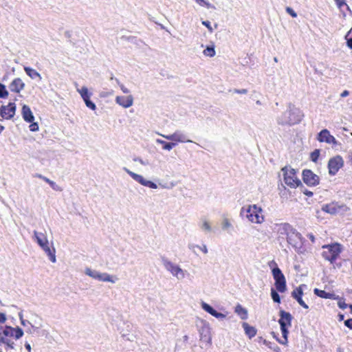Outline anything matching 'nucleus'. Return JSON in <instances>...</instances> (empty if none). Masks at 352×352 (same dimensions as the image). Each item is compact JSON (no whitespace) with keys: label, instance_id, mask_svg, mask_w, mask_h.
Segmentation results:
<instances>
[{"label":"nucleus","instance_id":"35","mask_svg":"<svg viewBox=\"0 0 352 352\" xmlns=\"http://www.w3.org/2000/svg\"><path fill=\"white\" fill-rule=\"evenodd\" d=\"M204 54L209 57H213L215 55V50L213 46H208L204 50Z\"/></svg>","mask_w":352,"mask_h":352},{"label":"nucleus","instance_id":"48","mask_svg":"<svg viewBox=\"0 0 352 352\" xmlns=\"http://www.w3.org/2000/svg\"><path fill=\"white\" fill-rule=\"evenodd\" d=\"M337 6L339 8H341L343 6H346L347 9H349V7L346 4L345 0H334Z\"/></svg>","mask_w":352,"mask_h":352},{"label":"nucleus","instance_id":"10","mask_svg":"<svg viewBox=\"0 0 352 352\" xmlns=\"http://www.w3.org/2000/svg\"><path fill=\"white\" fill-rule=\"evenodd\" d=\"M0 329L2 331L3 334L6 336H8L9 338L15 339L16 340L21 338L24 333L22 329L20 327H12L10 326H5L4 327H1Z\"/></svg>","mask_w":352,"mask_h":352},{"label":"nucleus","instance_id":"7","mask_svg":"<svg viewBox=\"0 0 352 352\" xmlns=\"http://www.w3.org/2000/svg\"><path fill=\"white\" fill-rule=\"evenodd\" d=\"M162 262L165 269L170 272L173 276L177 277V279H183L185 277L184 271L179 265L172 263L165 257L162 258Z\"/></svg>","mask_w":352,"mask_h":352},{"label":"nucleus","instance_id":"50","mask_svg":"<svg viewBox=\"0 0 352 352\" xmlns=\"http://www.w3.org/2000/svg\"><path fill=\"white\" fill-rule=\"evenodd\" d=\"M233 92L235 94H246L248 93V89H234L233 90Z\"/></svg>","mask_w":352,"mask_h":352},{"label":"nucleus","instance_id":"47","mask_svg":"<svg viewBox=\"0 0 352 352\" xmlns=\"http://www.w3.org/2000/svg\"><path fill=\"white\" fill-rule=\"evenodd\" d=\"M287 14L295 18L297 16L296 12L290 7H287L285 9Z\"/></svg>","mask_w":352,"mask_h":352},{"label":"nucleus","instance_id":"45","mask_svg":"<svg viewBox=\"0 0 352 352\" xmlns=\"http://www.w3.org/2000/svg\"><path fill=\"white\" fill-rule=\"evenodd\" d=\"M30 125L29 126L30 130L32 132L38 131L39 129L38 124L37 122H30Z\"/></svg>","mask_w":352,"mask_h":352},{"label":"nucleus","instance_id":"9","mask_svg":"<svg viewBox=\"0 0 352 352\" xmlns=\"http://www.w3.org/2000/svg\"><path fill=\"white\" fill-rule=\"evenodd\" d=\"M123 170L129 175H130L135 182H138L141 185H142L144 186L148 187L150 188H153V189L157 188V185L155 183L153 182L152 181L146 179L141 175L133 173L126 167H124Z\"/></svg>","mask_w":352,"mask_h":352},{"label":"nucleus","instance_id":"62","mask_svg":"<svg viewBox=\"0 0 352 352\" xmlns=\"http://www.w3.org/2000/svg\"><path fill=\"white\" fill-rule=\"evenodd\" d=\"M112 93H113V91H111V92H110L109 94H108V93H105V92H101V93H100V96L101 97H106V96H107L108 95H111V94H112Z\"/></svg>","mask_w":352,"mask_h":352},{"label":"nucleus","instance_id":"36","mask_svg":"<svg viewBox=\"0 0 352 352\" xmlns=\"http://www.w3.org/2000/svg\"><path fill=\"white\" fill-rule=\"evenodd\" d=\"M271 297L274 302L280 303V297L278 292L273 288L271 289Z\"/></svg>","mask_w":352,"mask_h":352},{"label":"nucleus","instance_id":"52","mask_svg":"<svg viewBox=\"0 0 352 352\" xmlns=\"http://www.w3.org/2000/svg\"><path fill=\"white\" fill-rule=\"evenodd\" d=\"M30 328H29L28 329L26 330V332L28 333H34V331L38 329V327H34V325H32V324H30Z\"/></svg>","mask_w":352,"mask_h":352},{"label":"nucleus","instance_id":"22","mask_svg":"<svg viewBox=\"0 0 352 352\" xmlns=\"http://www.w3.org/2000/svg\"><path fill=\"white\" fill-rule=\"evenodd\" d=\"M314 293L315 295H316L318 297H320L324 299H340V296L338 295H336L333 293H329L324 290L319 289L318 288H315L314 289Z\"/></svg>","mask_w":352,"mask_h":352},{"label":"nucleus","instance_id":"63","mask_svg":"<svg viewBox=\"0 0 352 352\" xmlns=\"http://www.w3.org/2000/svg\"><path fill=\"white\" fill-rule=\"evenodd\" d=\"M344 318V314H338V320H339V321L343 320Z\"/></svg>","mask_w":352,"mask_h":352},{"label":"nucleus","instance_id":"17","mask_svg":"<svg viewBox=\"0 0 352 352\" xmlns=\"http://www.w3.org/2000/svg\"><path fill=\"white\" fill-rule=\"evenodd\" d=\"M276 226L277 233L280 237L286 236L287 238L294 229L290 224L287 223H280Z\"/></svg>","mask_w":352,"mask_h":352},{"label":"nucleus","instance_id":"3","mask_svg":"<svg viewBox=\"0 0 352 352\" xmlns=\"http://www.w3.org/2000/svg\"><path fill=\"white\" fill-rule=\"evenodd\" d=\"M279 316L280 318L278 320V323L280 324L283 339L278 340V341L281 344H286L287 343V338L289 334L288 327L292 326L293 317L290 313L284 310H280L279 311Z\"/></svg>","mask_w":352,"mask_h":352},{"label":"nucleus","instance_id":"40","mask_svg":"<svg viewBox=\"0 0 352 352\" xmlns=\"http://www.w3.org/2000/svg\"><path fill=\"white\" fill-rule=\"evenodd\" d=\"M320 149H315L311 153L310 158L312 162H316L320 156Z\"/></svg>","mask_w":352,"mask_h":352},{"label":"nucleus","instance_id":"33","mask_svg":"<svg viewBox=\"0 0 352 352\" xmlns=\"http://www.w3.org/2000/svg\"><path fill=\"white\" fill-rule=\"evenodd\" d=\"M188 247L190 250H192L195 253V252L194 250L195 248L199 249L204 254H207L208 252V248H207L206 245H205V244H203L201 246H200L199 245L190 243V244H188Z\"/></svg>","mask_w":352,"mask_h":352},{"label":"nucleus","instance_id":"30","mask_svg":"<svg viewBox=\"0 0 352 352\" xmlns=\"http://www.w3.org/2000/svg\"><path fill=\"white\" fill-rule=\"evenodd\" d=\"M235 312L241 317L242 320L248 318V311L241 305H237L235 307Z\"/></svg>","mask_w":352,"mask_h":352},{"label":"nucleus","instance_id":"24","mask_svg":"<svg viewBox=\"0 0 352 352\" xmlns=\"http://www.w3.org/2000/svg\"><path fill=\"white\" fill-rule=\"evenodd\" d=\"M34 236L36 243L39 246H43V244L48 243V240L45 234L39 232L36 230L34 231Z\"/></svg>","mask_w":352,"mask_h":352},{"label":"nucleus","instance_id":"25","mask_svg":"<svg viewBox=\"0 0 352 352\" xmlns=\"http://www.w3.org/2000/svg\"><path fill=\"white\" fill-rule=\"evenodd\" d=\"M340 208L337 206L336 204L334 203H331L329 204L323 205L322 207V210L331 214H336L338 212Z\"/></svg>","mask_w":352,"mask_h":352},{"label":"nucleus","instance_id":"39","mask_svg":"<svg viewBox=\"0 0 352 352\" xmlns=\"http://www.w3.org/2000/svg\"><path fill=\"white\" fill-rule=\"evenodd\" d=\"M8 96V91L6 86L0 82V98H6Z\"/></svg>","mask_w":352,"mask_h":352},{"label":"nucleus","instance_id":"56","mask_svg":"<svg viewBox=\"0 0 352 352\" xmlns=\"http://www.w3.org/2000/svg\"><path fill=\"white\" fill-rule=\"evenodd\" d=\"M346 44L350 49H352V38L346 39Z\"/></svg>","mask_w":352,"mask_h":352},{"label":"nucleus","instance_id":"38","mask_svg":"<svg viewBox=\"0 0 352 352\" xmlns=\"http://www.w3.org/2000/svg\"><path fill=\"white\" fill-rule=\"evenodd\" d=\"M303 294V292L302 289V285L296 287L291 294L292 298H295L296 296H302Z\"/></svg>","mask_w":352,"mask_h":352},{"label":"nucleus","instance_id":"34","mask_svg":"<svg viewBox=\"0 0 352 352\" xmlns=\"http://www.w3.org/2000/svg\"><path fill=\"white\" fill-rule=\"evenodd\" d=\"M77 91L80 94L82 99L91 96V94L89 92L88 89L86 87H82L81 89H77Z\"/></svg>","mask_w":352,"mask_h":352},{"label":"nucleus","instance_id":"26","mask_svg":"<svg viewBox=\"0 0 352 352\" xmlns=\"http://www.w3.org/2000/svg\"><path fill=\"white\" fill-rule=\"evenodd\" d=\"M199 228L206 234L212 232V226L208 220L206 218H201L199 223Z\"/></svg>","mask_w":352,"mask_h":352},{"label":"nucleus","instance_id":"43","mask_svg":"<svg viewBox=\"0 0 352 352\" xmlns=\"http://www.w3.org/2000/svg\"><path fill=\"white\" fill-rule=\"evenodd\" d=\"M300 306H302L305 309H308V305L304 302V300L302 298V296H296V298H294Z\"/></svg>","mask_w":352,"mask_h":352},{"label":"nucleus","instance_id":"31","mask_svg":"<svg viewBox=\"0 0 352 352\" xmlns=\"http://www.w3.org/2000/svg\"><path fill=\"white\" fill-rule=\"evenodd\" d=\"M156 142L157 144H162L163 146V149L167 150V151H170L177 144L175 142H167L161 139H157Z\"/></svg>","mask_w":352,"mask_h":352},{"label":"nucleus","instance_id":"57","mask_svg":"<svg viewBox=\"0 0 352 352\" xmlns=\"http://www.w3.org/2000/svg\"><path fill=\"white\" fill-rule=\"evenodd\" d=\"M349 95V91H347V90H344V91H342L340 94V96L342 98H344V97H346Z\"/></svg>","mask_w":352,"mask_h":352},{"label":"nucleus","instance_id":"64","mask_svg":"<svg viewBox=\"0 0 352 352\" xmlns=\"http://www.w3.org/2000/svg\"><path fill=\"white\" fill-rule=\"evenodd\" d=\"M19 319H20V321H21L22 320H23V311H21L19 313Z\"/></svg>","mask_w":352,"mask_h":352},{"label":"nucleus","instance_id":"2","mask_svg":"<svg viewBox=\"0 0 352 352\" xmlns=\"http://www.w3.org/2000/svg\"><path fill=\"white\" fill-rule=\"evenodd\" d=\"M263 209L257 205H249L247 207H243L241 210V215L245 217L252 223H262L264 220V216L262 214Z\"/></svg>","mask_w":352,"mask_h":352},{"label":"nucleus","instance_id":"23","mask_svg":"<svg viewBox=\"0 0 352 352\" xmlns=\"http://www.w3.org/2000/svg\"><path fill=\"white\" fill-rule=\"evenodd\" d=\"M40 247L49 256L50 260L52 263H56V255H55V252H56L55 248L54 247H52V249H51L49 246V243H45V244H43V246H40Z\"/></svg>","mask_w":352,"mask_h":352},{"label":"nucleus","instance_id":"27","mask_svg":"<svg viewBox=\"0 0 352 352\" xmlns=\"http://www.w3.org/2000/svg\"><path fill=\"white\" fill-rule=\"evenodd\" d=\"M242 327L245 331V334L250 338H252L254 337L256 334V329L250 325H249L246 322H243Z\"/></svg>","mask_w":352,"mask_h":352},{"label":"nucleus","instance_id":"46","mask_svg":"<svg viewBox=\"0 0 352 352\" xmlns=\"http://www.w3.org/2000/svg\"><path fill=\"white\" fill-rule=\"evenodd\" d=\"M202 25L206 27L208 30V31L212 33L213 32V28H212L210 25V22L209 21H202L201 22Z\"/></svg>","mask_w":352,"mask_h":352},{"label":"nucleus","instance_id":"32","mask_svg":"<svg viewBox=\"0 0 352 352\" xmlns=\"http://www.w3.org/2000/svg\"><path fill=\"white\" fill-rule=\"evenodd\" d=\"M85 274L90 277H91L94 279L99 280L100 272L95 270H91V268L87 267L85 270Z\"/></svg>","mask_w":352,"mask_h":352},{"label":"nucleus","instance_id":"41","mask_svg":"<svg viewBox=\"0 0 352 352\" xmlns=\"http://www.w3.org/2000/svg\"><path fill=\"white\" fill-rule=\"evenodd\" d=\"M231 227H232V224L230 222V221L227 218H225L223 220L222 223H221L222 229L226 230H228V228H230Z\"/></svg>","mask_w":352,"mask_h":352},{"label":"nucleus","instance_id":"20","mask_svg":"<svg viewBox=\"0 0 352 352\" xmlns=\"http://www.w3.org/2000/svg\"><path fill=\"white\" fill-rule=\"evenodd\" d=\"M116 102L124 108H129L133 104V98L131 95L128 96H117Z\"/></svg>","mask_w":352,"mask_h":352},{"label":"nucleus","instance_id":"28","mask_svg":"<svg viewBox=\"0 0 352 352\" xmlns=\"http://www.w3.org/2000/svg\"><path fill=\"white\" fill-rule=\"evenodd\" d=\"M118 278L116 276H111L107 273H100L99 280L102 282H110L115 283Z\"/></svg>","mask_w":352,"mask_h":352},{"label":"nucleus","instance_id":"29","mask_svg":"<svg viewBox=\"0 0 352 352\" xmlns=\"http://www.w3.org/2000/svg\"><path fill=\"white\" fill-rule=\"evenodd\" d=\"M24 70L28 76H29L31 78L35 79L36 78H39V80H41V74L36 72L35 69L30 68L29 67H25Z\"/></svg>","mask_w":352,"mask_h":352},{"label":"nucleus","instance_id":"59","mask_svg":"<svg viewBox=\"0 0 352 352\" xmlns=\"http://www.w3.org/2000/svg\"><path fill=\"white\" fill-rule=\"evenodd\" d=\"M303 193L305 195L308 196V197H311L313 195V192L311 191L308 190H305L303 191Z\"/></svg>","mask_w":352,"mask_h":352},{"label":"nucleus","instance_id":"19","mask_svg":"<svg viewBox=\"0 0 352 352\" xmlns=\"http://www.w3.org/2000/svg\"><path fill=\"white\" fill-rule=\"evenodd\" d=\"M25 87V83L20 78H14L9 85V89L12 92L20 93Z\"/></svg>","mask_w":352,"mask_h":352},{"label":"nucleus","instance_id":"6","mask_svg":"<svg viewBox=\"0 0 352 352\" xmlns=\"http://www.w3.org/2000/svg\"><path fill=\"white\" fill-rule=\"evenodd\" d=\"M302 240L303 238L301 234L297 232L296 229H294L287 237V243L291 245L298 254L303 252Z\"/></svg>","mask_w":352,"mask_h":352},{"label":"nucleus","instance_id":"58","mask_svg":"<svg viewBox=\"0 0 352 352\" xmlns=\"http://www.w3.org/2000/svg\"><path fill=\"white\" fill-rule=\"evenodd\" d=\"M21 324L24 327H25L28 324H31L30 321L24 319L21 321Z\"/></svg>","mask_w":352,"mask_h":352},{"label":"nucleus","instance_id":"13","mask_svg":"<svg viewBox=\"0 0 352 352\" xmlns=\"http://www.w3.org/2000/svg\"><path fill=\"white\" fill-rule=\"evenodd\" d=\"M317 140L320 142H325L333 146L338 144L336 139L331 135L330 132L327 129H322L317 135Z\"/></svg>","mask_w":352,"mask_h":352},{"label":"nucleus","instance_id":"54","mask_svg":"<svg viewBox=\"0 0 352 352\" xmlns=\"http://www.w3.org/2000/svg\"><path fill=\"white\" fill-rule=\"evenodd\" d=\"M6 320V316L4 313H0V323L3 324Z\"/></svg>","mask_w":352,"mask_h":352},{"label":"nucleus","instance_id":"15","mask_svg":"<svg viewBox=\"0 0 352 352\" xmlns=\"http://www.w3.org/2000/svg\"><path fill=\"white\" fill-rule=\"evenodd\" d=\"M16 111L14 102H9L8 105H3L0 108V115L2 118L9 120L14 117Z\"/></svg>","mask_w":352,"mask_h":352},{"label":"nucleus","instance_id":"60","mask_svg":"<svg viewBox=\"0 0 352 352\" xmlns=\"http://www.w3.org/2000/svg\"><path fill=\"white\" fill-rule=\"evenodd\" d=\"M134 161L140 162L142 165H146V164L142 160V159L140 157H137L134 159Z\"/></svg>","mask_w":352,"mask_h":352},{"label":"nucleus","instance_id":"12","mask_svg":"<svg viewBox=\"0 0 352 352\" xmlns=\"http://www.w3.org/2000/svg\"><path fill=\"white\" fill-rule=\"evenodd\" d=\"M158 135L173 142H192V140L187 139L186 135L182 131L179 130L175 131L173 134L170 135H163L160 133H158Z\"/></svg>","mask_w":352,"mask_h":352},{"label":"nucleus","instance_id":"51","mask_svg":"<svg viewBox=\"0 0 352 352\" xmlns=\"http://www.w3.org/2000/svg\"><path fill=\"white\" fill-rule=\"evenodd\" d=\"M344 325L349 329H352V318L347 319L344 321Z\"/></svg>","mask_w":352,"mask_h":352},{"label":"nucleus","instance_id":"21","mask_svg":"<svg viewBox=\"0 0 352 352\" xmlns=\"http://www.w3.org/2000/svg\"><path fill=\"white\" fill-rule=\"evenodd\" d=\"M21 114L23 120L26 122H32L34 120V116L32 110L30 109V107L26 104L23 105Z\"/></svg>","mask_w":352,"mask_h":352},{"label":"nucleus","instance_id":"11","mask_svg":"<svg viewBox=\"0 0 352 352\" xmlns=\"http://www.w3.org/2000/svg\"><path fill=\"white\" fill-rule=\"evenodd\" d=\"M343 164L344 161L341 156L337 155L331 158L328 162L329 173L331 175H335Z\"/></svg>","mask_w":352,"mask_h":352},{"label":"nucleus","instance_id":"61","mask_svg":"<svg viewBox=\"0 0 352 352\" xmlns=\"http://www.w3.org/2000/svg\"><path fill=\"white\" fill-rule=\"evenodd\" d=\"M201 6H204L206 0H195Z\"/></svg>","mask_w":352,"mask_h":352},{"label":"nucleus","instance_id":"5","mask_svg":"<svg viewBox=\"0 0 352 352\" xmlns=\"http://www.w3.org/2000/svg\"><path fill=\"white\" fill-rule=\"evenodd\" d=\"M283 180L288 186L295 188L302 185L300 180L297 177L296 170L291 166H285L281 169Z\"/></svg>","mask_w":352,"mask_h":352},{"label":"nucleus","instance_id":"16","mask_svg":"<svg viewBox=\"0 0 352 352\" xmlns=\"http://www.w3.org/2000/svg\"><path fill=\"white\" fill-rule=\"evenodd\" d=\"M1 344H3L5 352H13L15 351V342L8 336H4L0 329V345Z\"/></svg>","mask_w":352,"mask_h":352},{"label":"nucleus","instance_id":"8","mask_svg":"<svg viewBox=\"0 0 352 352\" xmlns=\"http://www.w3.org/2000/svg\"><path fill=\"white\" fill-rule=\"evenodd\" d=\"M272 275L275 280V287L278 292L283 293L287 289L286 280L284 274L279 267H276L272 270Z\"/></svg>","mask_w":352,"mask_h":352},{"label":"nucleus","instance_id":"37","mask_svg":"<svg viewBox=\"0 0 352 352\" xmlns=\"http://www.w3.org/2000/svg\"><path fill=\"white\" fill-rule=\"evenodd\" d=\"M86 106L91 110H96V106L94 102L90 100V97L82 99Z\"/></svg>","mask_w":352,"mask_h":352},{"label":"nucleus","instance_id":"14","mask_svg":"<svg viewBox=\"0 0 352 352\" xmlns=\"http://www.w3.org/2000/svg\"><path fill=\"white\" fill-rule=\"evenodd\" d=\"M303 182L308 186H316L319 184V177L314 173L311 170H304L302 171Z\"/></svg>","mask_w":352,"mask_h":352},{"label":"nucleus","instance_id":"1","mask_svg":"<svg viewBox=\"0 0 352 352\" xmlns=\"http://www.w3.org/2000/svg\"><path fill=\"white\" fill-rule=\"evenodd\" d=\"M301 111L294 104H289L288 109L280 116L277 118V123L279 125H294L299 123L302 118Z\"/></svg>","mask_w":352,"mask_h":352},{"label":"nucleus","instance_id":"44","mask_svg":"<svg viewBox=\"0 0 352 352\" xmlns=\"http://www.w3.org/2000/svg\"><path fill=\"white\" fill-rule=\"evenodd\" d=\"M115 80L116 81L117 84L119 85L123 93L129 94L130 92L129 89L125 87L123 84L120 83V80L118 78H115Z\"/></svg>","mask_w":352,"mask_h":352},{"label":"nucleus","instance_id":"55","mask_svg":"<svg viewBox=\"0 0 352 352\" xmlns=\"http://www.w3.org/2000/svg\"><path fill=\"white\" fill-rule=\"evenodd\" d=\"M25 346V348L26 349V350L28 351V352H31L32 351V347L30 346V344L28 343V342H26L24 344Z\"/></svg>","mask_w":352,"mask_h":352},{"label":"nucleus","instance_id":"18","mask_svg":"<svg viewBox=\"0 0 352 352\" xmlns=\"http://www.w3.org/2000/svg\"><path fill=\"white\" fill-rule=\"evenodd\" d=\"M201 307L205 311L208 312V314H211L212 316H214L219 320H223L226 318V315H224L222 313L218 312L212 306H210V305H208L206 302H203L201 303Z\"/></svg>","mask_w":352,"mask_h":352},{"label":"nucleus","instance_id":"4","mask_svg":"<svg viewBox=\"0 0 352 352\" xmlns=\"http://www.w3.org/2000/svg\"><path fill=\"white\" fill-rule=\"evenodd\" d=\"M322 249L324 250L322 253V257L331 263L336 261L342 250V245L338 243L324 245Z\"/></svg>","mask_w":352,"mask_h":352},{"label":"nucleus","instance_id":"53","mask_svg":"<svg viewBox=\"0 0 352 352\" xmlns=\"http://www.w3.org/2000/svg\"><path fill=\"white\" fill-rule=\"evenodd\" d=\"M204 7H206L207 8H211V9H214L215 10L216 8L214 5L211 4L210 2H208V1L206 0L205 1V3H204Z\"/></svg>","mask_w":352,"mask_h":352},{"label":"nucleus","instance_id":"49","mask_svg":"<svg viewBox=\"0 0 352 352\" xmlns=\"http://www.w3.org/2000/svg\"><path fill=\"white\" fill-rule=\"evenodd\" d=\"M50 186L54 190H56V191H61L62 190V188L58 185H57L54 182H53V181H52L50 183Z\"/></svg>","mask_w":352,"mask_h":352},{"label":"nucleus","instance_id":"42","mask_svg":"<svg viewBox=\"0 0 352 352\" xmlns=\"http://www.w3.org/2000/svg\"><path fill=\"white\" fill-rule=\"evenodd\" d=\"M338 306L339 307V308H340L342 309H344L349 307V305L346 303H345V302L342 298L340 297V299H338Z\"/></svg>","mask_w":352,"mask_h":352}]
</instances>
